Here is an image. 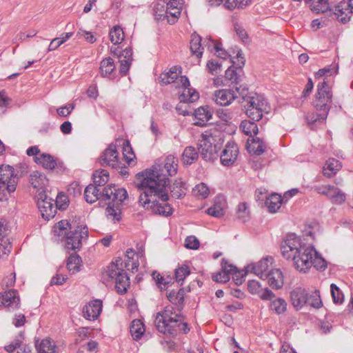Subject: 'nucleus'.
I'll return each mask as SVG.
<instances>
[{
	"mask_svg": "<svg viewBox=\"0 0 353 353\" xmlns=\"http://www.w3.org/2000/svg\"><path fill=\"white\" fill-rule=\"evenodd\" d=\"M102 192L99 187L94 184L88 185L84 190V197L88 203H93L97 200L102 199Z\"/></svg>",
	"mask_w": 353,
	"mask_h": 353,
	"instance_id": "393cba45",
	"label": "nucleus"
},
{
	"mask_svg": "<svg viewBox=\"0 0 353 353\" xmlns=\"http://www.w3.org/2000/svg\"><path fill=\"white\" fill-rule=\"evenodd\" d=\"M190 273L189 268L186 265H183L176 269L175 270V277L176 280L178 283L183 282L185 277L188 276Z\"/></svg>",
	"mask_w": 353,
	"mask_h": 353,
	"instance_id": "bf43d9fd",
	"label": "nucleus"
},
{
	"mask_svg": "<svg viewBox=\"0 0 353 353\" xmlns=\"http://www.w3.org/2000/svg\"><path fill=\"white\" fill-rule=\"evenodd\" d=\"M351 11L347 1H343L335 6L333 15L336 17L339 21H341L343 23H345L350 19V14L353 13V12Z\"/></svg>",
	"mask_w": 353,
	"mask_h": 353,
	"instance_id": "4be33fe9",
	"label": "nucleus"
},
{
	"mask_svg": "<svg viewBox=\"0 0 353 353\" xmlns=\"http://www.w3.org/2000/svg\"><path fill=\"white\" fill-rule=\"evenodd\" d=\"M321 110L323 111L321 114L309 113L307 114L306 120L311 128L314 123H323L326 119L329 111H327V110Z\"/></svg>",
	"mask_w": 353,
	"mask_h": 353,
	"instance_id": "a18cd8bd",
	"label": "nucleus"
},
{
	"mask_svg": "<svg viewBox=\"0 0 353 353\" xmlns=\"http://www.w3.org/2000/svg\"><path fill=\"white\" fill-rule=\"evenodd\" d=\"M74 227L67 221L61 220L58 222L54 228V232L59 236H63L69 232L70 230H72Z\"/></svg>",
	"mask_w": 353,
	"mask_h": 353,
	"instance_id": "79ce46f5",
	"label": "nucleus"
},
{
	"mask_svg": "<svg viewBox=\"0 0 353 353\" xmlns=\"http://www.w3.org/2000/svg\"><path fill=\"white\" fill-rule=\"evenodd\" d=\"M331 294L333 301L335 303H342L343 301V294L339 288L334 283L330 285Z\"/></svg>",
	"mask_w": 353,
	"mask_h": 353,
	"instance_id": "4d7b16f0",
	"label": "nucleus"
},
{
	"mask_svg": "<svg viewBox=\"0 0 353 353\" xmlns=\"http://www.w3.org/2000/svg\"><path fill=\"white\" fill-rule=\"evenodd\" d=\"M329 8L328 3L326 0H318L313 1L311 5V10L316 13H324Z\"/></svg>",
	"mask_w": 353,
	"mask_h": 353,
	"instance_id": "603ef678",
	"label": "nucleus"
},
{
	"mask_svg": "<svg viewBox=\"0 0 353 353\" xmlns=\"http://www.w3.org/2000/svg\"><path fill=\"white\" fill-rule=\"evenodd\" d=\"M332 203L342 204L346 200V194L343 191L337 187L332 185V188L327 196Z\"/></svg>",
	"mask_w": 353,
	"mask_h": 353,
	"instance_id": "c756f323",
	"label": "nucleus"
},
{
	"mask_svg": "<svg viewBox=\"0 0 353 353\" xmlns=\"http://www.w3.org/2000/svg\"><path fill=\"white\" fill-rule=\"evenodd\" d=\"M109 179V173L105 170H96L93 174L94 185L97 187L104 185Z\"/></svg>",
	"mask_w": 353,
	"mask_h": 353,
	"instance_id": "ea45409f",
	"label": "nucleus"
},
{
	"mask_svg": "<svg viewBox=\"0 0 353 353\" xmlns=\"http://www.w3.org/2000/svg\"><path fill=\"white\" fill-rule=\"evenodd\" d=\"M185 290L181 288L178 292H167L166 296L172 305L157 313L154 325L157 330L166 336L174 337L179 332L187 333L190 328L184 322L181 310L184 305Z\"/></svg>",
	"mask_w": 353,
	"mask_h": 353,
	"instance_id": "7ed1b4c3",
	"label": "nucleus"
},
{
	"mask_svg": "<svg viewBox=\"0 0 353 353\" xmlns=\"http://www.w3.org/2000/svg\"><path fill=\"white\" fill-rule=\"evenodd\" d=\"M207 213L214 217H221L224 214V209L221 203H215L207 210Z\"/></svg>",
	"mask_w": 353,
	"mask_h": 353,
	"instance_id": "13d9d810",
	"label": "nucleus"
},
{
	"mask_svg": "<svg viewBox=\"0 0 353 353\" xmlns=\"http://www.w3.org/2000/svg\"><path fill=\"white\" fill-rule=\"evenodd\" d=\"M115 69L113 59L110 57L103 59L100 65V71L102 77H106L111 74Z\"/></svg>",
	"mask_w": 353,
	"mask_h": 353,
	"instance_id": "4c0bfd02",
	"label": "nucleus"
},
{
	"mask_svg": "<svg viewBox=\"0 0 353 353\" xmlns=\"http://www.w3.org/2000/svg\"><path fill=\"white\" fill-rule=\"evenodd\" d=\"M236 98L237 96L233 90L222 89L214 92L213 99L217 104L225 106L230 105Z\"/></svg>",
	"mask_w": 353,
	"mask_h": 353,
	"instance_id": "6ab92c4d",
	"label": "nucleus"
},
{
	"mask_svg": "<svg viewBox=\"0 0 353 353\" xmlns=\"http://www.w3.org/2000/svg\"><path fill=\"white\" fill-rule=\"evenodd\" d=\"M180 88H183V92L179 96L181 103H192L199 98V93L190 88V84L185 76H180Z\"/></svg>",
	"mask_w": 353,
	"mask_h": 353,
	"instance_id": "ddd939ff",
	"label": "nucleus"
},
{
	"mask_svg": "<svg viewBox=\"0 0 353 353\" xmlns=\"http://www.w3.org/2000/svg\"><path fill=\"white\" fill-rule=\"evenodd\" d=\"M131 335L134 340H139L145 332V326L139 319H134L132 321L130 329Z\"/></svg>",
	"mask_w": 353,
	"mask_h": 353,
	"instance_id": "f704fd0d",
	"label": "nucleus"
},
{
	"mask_svg": "<svg viewBox=\"0 0 353 353\" xmlns=\"http://www.w3.org/2000/svg\"><path fill=\"white\" fill-rule=\"evenodd\" d=\"M222 141L221 138L215 134L205 131L201 134L199 140V150L205 161H212L218 156Z\"/></svg>",
	"mask_w": 353,
	"mask_h": 353,
	"instance_id": "39448f33",
	"label": "nucleus"
},
{
	"mask_svg": "<svg viewBox=\"0 0 353 353\" xmlns=\"http://www.w3.org/2000/svg\"><path fill=\"white\" fill-rule=\"evenodd\" d=\"M201 37L196 34H193L190 41V50L192 54L195 55L197 58H201L203 54V46L201 43Z\"/></svg>",
	"mask_w": 353,
	"mask_h": 353,
	"instance_id": "473e14b6",
	"label": "nucleus"
},
{
	"mask_svg": "<svg viewBox=\"0 0 353 353\" xmlns=\"http://www.w3.org/2000/svg\"><path fill=\"white\" fill-rule=\"evenodd\" d=\"M339 66L338 65H329L325 67L324 68L319 70V71L316 73V77H321L325 74L332 75L334 74L338 73Z\"/></svg>",
	"mask_w": 353,
	"mask_h": 353,
	"instance_id": "052dcab7",
	"label": "nucleus"
},
{
	"mask_svg": "<svg viewBox=\"0 0 353 353\" xmlns=\"http://www.w3.org/2000/svg\"><path fill=\"white\" fill-rule=\"evenodd\" d=\"M37 350L39 353H57V346L49 339L42 340Z\"/></svg>",
	"mask_w": 353,
	"mask_h": 353,
	"instance_id": "49530a36",
	"label": "nucleus"
},
{
	"mask_svg": "<svg viewBox=\"0 0 353 353\" xmlns=\"http://www.w3.org/2000/svg\"><path fill=\"white\" fill-rule=\"evenodd\" d=\"M238 154L237 145L234 142H228L220 157L221 163L225 166L231 165L236 160Z\"/></svg>",
	"mask_w": 353,
	"mask_h": 353,
	"instance_id": "2eb2a0df",
	"label": "nucleus"
},
{
	"mask_svg": "<svg viewBox=\"0 0 353 353\" xmlns=\"http://www.w3.org/2000/svg\"><path fill=\"white\" fill-rule=\"evenodd\" d=\"M123 154L128 163H130L135 157L128 140L123 141Z\"/></svg>",
	"mask_w": 353,
	"mask_h": 353,
	"instance_id": "864d4df0",
	"label": "nucleus"
},
{
	"mask_svg": "<svg viewBox=\"0 0 353 353\" xmlns=\"http://www.w3.org/2000/svg\"><path fill=\"white\" fill-rule=\"evenodd\" d=\"M172 197L179 199L185 194V183L181 179H177L169 187Z\"/></svg>",
	"mask_w": 353,
	"mask_h": 353,
	"instance_id": "2f4dec72",
	"label": "nucleus"
},
{
	"mask_svg": "<svg viewBox=\"0 0 353 353\" xmlns=\"http://www.w3.org/2000/svg\"><path fill=\"white\" fill-rule=\"evenodd\" d=\"M52 201L44 194H39L37 200V206L43 219L49 220L54 216L56 208L54 207Z\"/></svg>",
	"mask_w": 353,
	"mask_h": 353,
	"instance_id": "4468645a",
	"label": "nucleus"
},
{
	"mask_svg": "<svg viewBox=\"0 0 353 353\" xmlns=\"http://www.w3.org/2000/svg\"><path fill=\"white\" fill-rule=\"evenodd\" d=\"M128 261L123 265V261L118 258L115 261L112 262L102 273L103 281L106 283L109 282L115 283V288L119 294H124L127 292L130 286V278L125 272L123 267L128 270L134 272L138 269V264L130 261L134 256V252L132 249H128L125 254Z\"/></svg>",
	"mask_w": 353,
	"mask_h": 353,
	"instance_id": "20e7f679",
	"label": "nucleus"
},
{
	"mask_svg": "<svg viewBox=\"0 0 353 353\" xmlns=\"http://www.w3.org/2000/svg\"><path fill=\"white\" fill-rule=\"evenodd\" d=\"M154 18L157 21H163L168 18H171L168 10L165 7V4L157 3L154 8Z\"/></svg>",
	"mask_w": 353,
	"mask_h": 353,
	"instance_id": "a19ab883",
	"label": "nucleus"
},
{
	"mask_svg": "<svg viewBox=\"0 0 353 353\" xmlns=\"http://www.w3.org/2000/svg\"><path fill=\"white\" fill-rule=\"evenodd\" d=\"M281 250L283 256L293 262L294 268L300 272H307L312 266L317 270L327 268L325 260L311 245H306L295 234H288L282 242Z\"/></svg>",
	"mask_w": 353,
	"mask_h": 353,
	"instance_id": "f03ea898",
	"label": "nucleus"
},
{
	"mask_svg": "<svg viewBox=\"0 0 353 353\" xmlns=\"http://www.w3.org/2000/svg\"><path fill=\"white\" fill-rule=\"evenodd\" d=\"M24 339V336L22 332H20L18 336L12 341L9 345L4 347L6 352L8 353L13 352L16 349L19 348Z\"/></svg>",
	"mask_w": 353,
	"mask_h": 353,
	"instance_id": "3c124183",
	"label": "nucleus"
},
{
	"mask_svg": "<svg viewBox=\"0 0 353 353\" xmlns=\"http://www.w3.org/2000/svg\"><path fill=\"white\" fill-rule=\"evenodd\" d=\"M332 97L331 88L327 82L324 80L323 82L319 83L317 85V93L316 95L315 107L316 110H327V111H329L332 103Z\"/></svg>",
	"mask_w": 353,
	"mask_h": 353,
	"instance_id": "1a4fd4ad",
	"label": "nucleus"
},
{
	"mask_svg": "<svg viewBox=\"0 0 353 353\" xmlns=\"http://www.w3.org/2000/svg\"><path fill=\"white\" fill-rule=\"evenodd\" d=\"M178 170V159L173 155L168 156L163 166L154 165L150 170L137 174L136 186L140 190L139 203L146 210L157 214L168 216L173 209L168 201L166 191L168 176H174Z\"/></svg>",
	"mask_w": 353,
	"mask_h": 353,
	"instance_id": "f257e3e1",
	"label": "nucleus"
},
{
	"mask_svg": "<svg viewBox=\"0 0 353 353\" xmlns=\"http://www.w3.org/2000/svg\"><path fill=\"white\" fill-rule=\"evenodd\" d=\"M200 243L194 236H188L185 239V246L188 249L196 250L199 248Z\"/></svg>",
	"mask_w": 353,
	"mask_h": 353,
	"instance_id": "0e129e2a",
	"label": "nucleus"
},
{
	"mask_svg": "<svg viewBox=\"0 0 353 353\" xmlns=\"http://www.w3.org/2000/svg\"><path fill=\"white\" fill-rule=\"evenodd\" d=\"M240 128L244 134L250 137H252V135H256L259 131L257 124L248 120L243 121L241 123Z\"/></svg>",
	"mask_w": 353,
	"mask_h": 353,
	"instance_id": "c03bdc74",
	"label": "nucleus"
},
{
	"mask_svg": "<svg viewBox=\"0 0 353 353\" xmlns=\"http://www.w3.org/2000/svg\"><path fill=\"white\" fill-rule=\"evenodd\" d=\"M102 200L109 201L119 206L127 199L128 193L124 188H117L115 185H108L102 191Z\"/></svg>",
	"mask_w": 353,
	"mask_h": 353,
	"instance_id": "9d476101",
	"label": "nucleus"
},
{
	"mask_svg": "<svg viewBox=\"0 0 353 353\" xmlns=\"http://www.w3.org/2000/svg\"><path fill=\"white\" fill-rule=\"evenodd\" d=\"M18 183V177L14 174V169L10 165H1V202L8 201L12 203L14 198L12 194L15 192Z\"/></svg>",
	"mask_w": 353,
	"mask_h": 353,
	"instance_id": "0eeeda50",
	"label": "nucleus"
},
{
	"mask_svg": "<svg viewBox=\"0 0 353 353\" xmlns=\"http://www.w3.org/2000/svg\"><path fill=\"white\" fill-rule=\"evenodd\" d=\"M181 73L180 68L173 66L169 71L161 73L159 78L162 84L168 85L173 83L176 88H179L181 85L179 74Z\"/></svg>",
	"mask_w": 353,
	"mask_h": 353,
	"instance_id": "dca6fc26",
	"label": "nucleus"
},
{
	"mask_svg": "<svg viewBox=\"0 0 353 353\" xmlns=\"http://www.w3.org/2000/svg\"><path fill=\"white\" fill-rule=\"evenodd\" d=\"M30 182L34 188L43 189L48 183L46 176L39 171H34L30 176Z\"/></svg>",
	"mask_w": 353,
	"mask_h": 353,
	"instance_id": "7c9ffc66",
	"label": "nucleus"
},
{
	"mask_svg": "<svg viewBox=\"0 0 353 353\" xmlns=\"http://www.w3.org/2000/svg\"><path fill=\"white\" fill-rule=\"evenodd\" d=\"M210 41L213 43L214 50L216 52L217 57L223 59H225L228 54V52L222 48L221 43L214 40H210Z\"/></svg>",
	"mask_w": 353,
	"mask_h": 353,
	"instance_id": "e2e57ef3",
	"label": "nucleus"
},
{
	"mask_svg": "<svg viewBox=\"0 0 353 353\" xmlns=\"http://www.w3.org/2000/svg\"><path fill=\"white\" fill-rule=\"evenodd\" d=\"M97 346L98 343L96 341H90L81 346L79 351L82 353H95L97 351Z\"/></svg>",
	"mask_w": 353,
	"mask_h": 353,
	"instance_id": "680f3d73",
	"label": "nucleus"
},
{
	"mask_svg": "<svg viewBox=\"0 0 353 353\" xmlns=\"http://www.w3.org/2000/svg\"><path fill=\"white\" fill-rule=\"evenodd\" d=\"M109 34L111 42L114 45L121 43L124 39V32L119 26H114L110 30Z\"/></svg>",
	"mask_w": 353,
	"mask_h": 353,
	"instance_id": "8fccbe9b",
	"label": "nucleus"
},
{
	"mask_svg": "<svg viewBox=\"0 0 353 353\" xmlns=\"http://www.w3.org/2000/svg\"><path fill=\"white\" fill-rule=\"evenodd\" d=\"M102 307V301L99 299L88 303L83 308V316L88 320L96 319L100 315Z\"/></svg>",
	"mask_w": 353,
	"mask_h": 353,
	"instance_id": "a211bd4d",
	"label": "nucleus"
},
{
	"mask_svg": "<svg viewBox=\"0 0 353 353\" xmlns=\"http://www.w3.org/2000/svg\"><path fill=\"white\" fill-rule=\"evenodd\" d=\"M119 206H117L115 203L108 202V207L106 208V215L108 218L119 221L120 219V214L118 212Z\"/></svg>",
	"mask_w": 353,
	"mask_h": 353,
	"instance_id": "6e6d98bb",
	"label": "nucleus"
},
{
	"mask_svg": "<svg viewBox=\"0 0 353 353\" xmlns=\"http://www.w3.org/2000/svg\"><path fill=\"white\" fill-rule=\"evenodd\" d=\"M119 153L114 143H110L99 158L101 166H110L112 168H121Z\"/></svg>",
	"mask_w": 353,
	"mask_h": 353,
	"instance_id": "9b49d317",
	"label": "nucleus"
},
{
	"mask_svg": "<svg viewBox=\"0 0 353 353\" xmlns=\"http://www.w3.org/2000/svg\"><path fill=\"white\" fill-rule=\"evenodd\" d=\"M236 217L241 221L245 223L250 218V212L246 203H240L236 208Z\"/></svg>",
	"mask_w": 353,
	"mask_h": 353,
	"instance_id": "37998d69",
	"label": "nucleus"
},
{
	"mask_svg": "<svg viewBox=\"0 0 353 353\" xmlns=\"http://www.w3.org/2000/svg\"><path fill=\"white\" fill-rule=\"evenodd\" d=\"M20 307L19 293L15 290H10L1 294V310L14 312Z\"/></svg>",
	"mask_w": 353,
	"mask_h": 353,
	"instance_id": "f8f14e48",
	"label": "nucleus"
},
{
	"mask_svg": "<svg viewBox=\"0 0 353 353\" xmlns=\"http://www.w3.org/2000/svg\"><path fill=\"white\" fill-rule=\"evenodd\" d=\"M244 102L245 113L252 120L259 121L264 113L269 112L268 103L261 94L252 93Z\"/></svg>",
	"mask_w": 353,
	"mask_h": 353,
	"instance_id": "423d86ee",
	"label": "nucleus"
},
{
	"mask_svg": "<svg viewBox=\"0 0 353 353\" xmlns=\"http://www.w3.org/2000/svg\"><path fill=\"white\" fill-rule=\"evenodd\" d=\"M88 236V230L87 227L78 225L74 227L72 230L65 236V247L68 250H75L79 249L82 244V241L86 239Z\"/></svg>",
	"mask_w": 353,
	"mask_h": 353,
	"instance_id": "6e6552de",
	"label": "nucleus"
},
{
	"mask_svg": "<svg viewBox=\"0 0 353 353\" xmlns=\"http://www.w3.org/2000/svg\"><path fill=\"white\" fill-rule=\"evenodd\" d=\"M307 299L306 305H308L312 307L319 309L323 305L320 294L318 290H315L310 294L307 293Z\"/></svg>",
	"mask_w": 353,
	"mask_h": 353,
	"instance_id": "09e8293b",
	"label": "nucleus"
},
{
	"mask_svg": "<svg viewBox=\"0 0 353 353\" xmlns=\"http://www.w3.org/2000/svg\"><path fill=\"white\" fill-rule=\"evenodd\" d=\"M198 157L199 154L196 148L192 146H188L182 154L181 161L183 164L190 165L198 159Z\"/></svg>",
	"mask_w": 353,
	"mask_h": 353,
	"instance_id": "c9c22d12",
	"label": "nucleus"
},
{
	"mask_svg": "<svg viewBox=\"0 0 353 353\" xmlns=\"http://www.w3.org/2000/svg\"><path fill=\"white\" fill-rule=\"evenodd\" d=\"M341 163L339 160L334 158L329 159L323 166V174L327 177H332L341 170Z\"/></svg>",
	"mask_w": 353,
	"mask_h": 353,
	"instance_id": "bb28decb",
	"label": "nucleus"
},
{
	"mask_svg": "<svg viewBox=\"0 0 353 353\" xmlns=\"http://www.w3.org/2000/svg\"><path fill=\"white\" fill-rule=\"evenodd\" d=\"M208 108V107H200L194 110V115L195 119L197 120L194 122V125L203 126L212 118V114Z\"/></svg>",
	"mask_w": 353,
	"mask_h": 353,
	"instance_id": "cd10ccee",
	"label": "nucleus"
},
{
	"mask_svg": "<svg viewBox=\"0 0 353 353\" xmlns=\"http://www.w3.org/2000/svg\"><path fill=\"white\" fill-rule=\"evenodd\" d=\"M282 203L281 196L278 194H272L265 200V205L271 213L276 212Z\"/></svg>",
	"mask_w": 353,
	"mask_h": 353,
	"instance_id": "72a5a7b5",
	"label": "nucleus"
},
{
	"mask_svg": "<svg viewBox=\"0 0 353 353\" xmlns=\"http://www.w3.org/2000/svg\"><path fill=\"white\" fill-rule=\"evenodd\" d=\"M168 10L171 18H168V23L174 24L181 15L183 0H163Z\"/></svg>",
	"mask_w": 353,
	"mask_h": 353,
	"instance_id": "f3484780",
	"label": "nucleus"
},
{
	"mask_svg": "<svg viewBox=\"0 0 353 353\" xmlns=\"http://www.w3.org/2000/svg\"><path fill=\"white\" fill-rule=\"evenodd\" d=\"M120 62V72L125 75L130 68L132 61V51L131 48H127L118 54Z\"/></svg>",
	"mask_w": 353,
	"mask_h": 353,
	"instance_id": "5701e85b",
	"label": "nucleus"
},
{
	"mask_svg": "<svg viewBox=\"0 0 353 353\" xmlns=\"http://www.w3.org/2000/svg\"><path fill=\"white\" fill-rule=\"evenodd\" d=\"M56 205L60 210H65L68 205V197L63 194H59L57 197Z\"/></svg>",
	"mask_w": 353,
	"mask_h": 353,
	"instance_id": "69168bd1",
	"label": "nucleus"
},
{
	"mask_svg": "<svg viewBox=\"0 0 353 353\" xmlns=\"http://www.w3.org/2000/svg\"><path fill=\"white\" fill-rule=\"evenodd\" d=\"M287 305V303L283 299L276 298L270 302V308L276 314H281L285 312Z\"/></svg>",
	"mask_w": 353,
	"mask_h": 353,
	"instance_id": "58836bf2",
	"label": "nucleus"
},
{
	"mask_svg": "<svg viewBox=\"0 0 353 353\" xmlns=\"http://www.w3.org/2000/svg\"><path fill=\"white\" fill-rule=\"evenodd\" d=\"M307 292L302 288H296L290 293V299L292 305L299 310L307 304Z\"/></svg>",
	"mask_w": 353,
	"mask_h": 353,
	"instance_id": "aec40b11",
	"label": "nucleus"
},
{
	"mask_svg": "<svg viewBox=\"0 0 353 353\" xmlns=\"http://www.w3.org/2000/svg\"><path fill=\"white\" fill-rule=\"evenodd\" d=\"M247 144L249 152L256 155L262 154L266 148L265 143L259 137H252L251 139H248Z\"/></svg>",
	"mask_w": 353,
	"mask_h": 353,
	"instance_id": "a878e982",
	"label": "nucleus"
},
{
	"mask_svg": "<svg viewBox=\"0 0 353 353\" xmlns=\"http://www.w3.org/2000/svg\"><path fill=\"white\" fill-rule=\"evenodd\" d=\"M221 270L230 276L231 274L236 273V267L232 264H229L225 259L221 261Z\"/></svg>",
	"mask_w": 353,
	"mask_h": 353,
	"instance_id": "774afa93",
	"label": "nucleus"
},
{
	"mask_svg": "<svg viewBox=\"0 0 353 353\" xmlns=\"http://www.w3.org/2000/svg\"><path fill=\"white\" fill-rule=\"evenodd\" d=\"M34 161L48 170H53L57 165V162L54 157L50 154L45 153L40 154L35 157Z\"/></svg>",
	"mask_w": 353,
	"mask_h": 353,
	"instance_id": "c85d7f7f",
	"label": "nucleus"
},
{
	"mask_svg": "<svg viewBox=\"0 0 353 353\" xmlns=\"http://www.w3.org/2000/svg\"><path fill=\"white\" fill-rule=\"evenodd\" d=\"M246 272H253L261 279H263L268 274L269 264L268 259H263L256 263L248 265L246 268Z\"/></svg>",
	"mask_w": 353,
	"mask_h": 353,
	"instance_id": "412c9836",
	"label": "nucleus"
},
{
	"mask_svg": "<svg viewBox=\"0 0 353 353\" xmlns=\"http://www.w3.org/2000/svg\"><path fill=\"white\" fill-rule=\"evenodd\" d=\"M212 279L218 283H226L230 280V276L221 270L213 274Z\"/></svg>",
	"mask_w": 353,
	"mask_h": 353,
	"instance_id": "338daca9",
	"label": "nucleus"
},
{
	"mask_svg": "<svg viewBox=\"0 0 353 353\" xmlns=\"http://www.w3.org/2000/svg\"><path fill=\"white\" fill-rule=\"evenodd\" d=\"M242 68L239 69L236 67V70L230 67L225 73V77L232 83L238 84L242 81L243 77Z\"/></svg>",
	"mask_w": 353,
	"mask_h": 353,
	"instance_id": "e433bc0d",
	"label": "nucleus"
},
{
	"mask_svg": "<svg viewBox=\"0 0 353 353\" xmlns=\"http://www.w3.org/2000/svg\"><path fill=\"white\" fill-rule=\"evenodd\" d=\"M193 193L201 199H205L209 195V188L206 184L201 183L195 186L193 189Z\"/></svg>",
	"mask_w": 353,
	"mask_h": 353,
	"instance_id": "5fc2aeb1",
	"label": "nucleus"
},
{
	"mask_svg": "<svg viewBox=\"0 0 353 353\" xmlns=\"http://www.w3.org/2000/svg\"><path fill=\"white\" fill-rule=\"evenodd\" d=\"M81 263L80 256L76 254H72L68 259L67 268L72 274L79 270V267Z\"/></svg>",
	"mask_w": 353,
	"mask_h": 353,
	"instance_id": "de8ad7c7",
	"label": "nucleus"
},
{
	"mask_svg": "<svg viewBox=\"0 0 353 353\" xmlns=\"http://www.w3.org/2000/svg\"><path fill=\"white\" fill-rule=\"evenodd\" d=\"M263 279H267L268 284L272 288L279 289L283 285V276L279 269L271 270Z\"/></svg>",
	"mask_w": 353,
	"mask_h": 353,
	"instance_id": "b1692460",
	"label": "nucleus"
}]
</instances>
